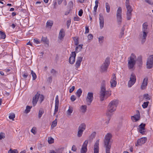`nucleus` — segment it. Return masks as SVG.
<instances>
[{"instance_id":"nucleus-40","label":"nucleus","mask_w":153,"mask_h":153,"mask_svg":"<svg viewBox=\"0 0 153 153\" xmlns=\"http://www.w3.org/2000/svg\"><path fill=\"white\" fill-rule=\"evenodd\" d=\"M8 153H18V152L17 149L12 150L10 149L8 152Z\"/></svg>"},{"instance_id":"nucleus-2","label":"nucleus","mask_w":153,"mask_h":153,"mask_svg":"<svg viewBox=\"0 0 153 153\" xmlns=\"http://www.w3.org/2000/svg\"><path fill=\"white\" fill-rule=\"evenodd\" d=\"M105 85V80H103L101 83V90L100 93V100L101 101L107 99L111 94V92L106 91Z\"/></svg>"},{"instance_id":"nucleus-54","label":"nucleus","mask_w":153,"mask_h":153,"mask_svg":"<svg viewBox=\"0 0 153 153\" xmlns=\"http://www.w3.org/2000/svg\"><path fill=\"white\" fill-rule=\"evenodd\" d=\"M71 22V21L70 20H68L67 21L66 24H67V26L68 28L69 26L70 25Z\"/></svg>"},{"instance_id":"nucleus-15","label":"nucleus","mask_w":153,"mask_h":153,"mask_svg":"<svg viewBox=\"0 0 153 153\" xmlns=\"http://www.w3.org/2000/svg\"><path fill=\"white\" fill-rule=\"evenodd\" d=\"M99 140H98L96 141L94 147V153H99Z\"/></svg>"},{"instance_id":"nucleus-27","label":"nucleus","mask_w":153,"mask_h":153,"mask_svg":"<svg viewBox=\"0 0 153 153\" xmlns=\"http://www.w3.org/2000/svg\"><path fill=\"white\" fill-rule=\"evenodd\" d=\"M137 61L139 66L143 64L142 58L141 56H139L137 58Z\"/></svg>"},{"instance_id":"nucleus-46","label":"nucleus","mask_w":153,"mask_h":153,"mask_svg":"<svg viewBox=\"0 0 153 153\" xmlns=\"http://www.w3.org/2000/svg\"><path fill=\"white\" fill-rule=\"evenodd\" d=\"M57 124V121L56 120V119L55 120L53 121L52 123L51 126H52L53 127H55Z\"/></svg>"},{"instance_id":"nucleus-62","label":"nucleus","mask_w":153,"mask_h":153,"mask_svg":"<svg viewBox=\"0 0 153 153\" xmlns=\"http://www.w3.org/2000/svg\"><path fill=\"white\" fill-rule=\"evenodd\" d=\"M39 98L40 100L41 101V102H42L44 100V97L43 95H40Z\"/></svg>"},{"instance_id":"nucleus-11","label":"nucleus","mask_w":153,"mask_h":153,"mask_svg":"<svg viewBox=\"0 0 153 153\" xmlns=\"http://www.w3.org/2000/svg\"><path fill=\"white\" fill-rule=\"evenodd\" d=\"M116 78L115 75L113 74L112 76L111 79L110 81L111 87L112 88L115 87L117 85Z\"/></svg>"},{"instance_id":"nucleus-21","label":"nucleus","mask_w":153,"mask_h":153,"mask_svg":"<svg viewBox=\"0 0 153 153\" xmlns=\"http://www.w3.org/2000/svg\"><path fill=\"white\" fill-rule=\"evenodd\" d=\"M65 36V33L64 30L62 29L59 32L58 38L60 40H61Z\"/></svg>"},{"instance_id":"nucleus-13","label":"nucleus","mask_w":153,"mask_h":153,"mask_svg":"<svg viewBox=\"0 0 153 153\" xmlns=\"http://www.w3.org/2000/svg\"><path fill=\"white\" fill-rule=\"evenodd\" d=\"M146 124L143 123H141L139 126V128H138V131L142 134H145L146 131L145 130V127Z\"/></svg>"},{"instance_id":"nucleus-28","label":"nucleus","mask_w":153,"mask_h":153,"mask_svg":"<svg viewBox=\"0 0 153 153\" xmlns=\"http://www.w3.org/2000/svg\"><path fill=\"white\" fill-rule=\"evenodd\" d=\"M131 80V81H134V82H135L136 81V78L135 75L133 73H132L131 75V76L130 77V80Z\"/></svg>"},{"instance_id":"nucleus-5","label":"nucleus","mask_w":153,"mask_h":153,"mask_svg":"<svg viewBox=\"0 0 153 153\" xmlns=\"http://www.w3.org/2000/svg\"><path fill=\"white\" fill-rule=\"evenodd\" d=\"M135 59L136 57L134 54L132 53L131 56L128 59V66L129 69L133 68L136 63Z\"/></svg>"},{"instance_id":"nucleus-64","label":"nucleus","mask_w":153,"mask_h":153,"mask_svg":"<svg viewBox=\"0 0 153 153\" xmlns=\"http://www.w3.org/2000/svg\"><path fill=\"white\" fill-rule=\"evenodd\" d=\"M88 37L89 39H92L93 38V36L92 34H90L88 36Z\"/></svg>"},{"instance_id":"nucleus-32","label":"nucleus","mask_w":153,"mask_h":153,"mask_svg":"<svg viewBox=\"0 0 153 153\" xmlns=\"http://www.w3.org/2000/svg\"><path fill=\"white\" fill-rule=\"evenodd\" d=\"M96 134L95 132H93L89 137V140H91L94 138L96 136Z\"/></svg>"},{"instance_id":"nucleus-33","label":"nucleus","mask_w":153,"mask_h":153,"mask_svg":"<svg viewBox=\"0 0 153 153\" xmlns=\"http://www.w3.org/2000/svg\"><path fill=\"white\" fill-rule=\"evenodd\" d=\"M127 10V12L131 13L133 11V9L131 5L128 6L126 7Z\"/></svg>"},{"instance_id":"nucleus-20","label":"nucleus","mask_w":153,"mask_h":153,"mask_svg":"<svg viewBox=\"0 0 153 153\" xmlns=\"http://www.w3.org/2000/svg\"><path fill=\"white\" fill-rule=\"evenodd\" d=\"M83 57H78L76 62L75 66L76 68H78L80 66L81 62L82 60Z\"/></svg>"},{"instance_id":"nucleus-26","label":"nucleus","mask_w":153,"mask_h":153,"mask_svg":"<svg viewBox=\"0 0 153 153\" xmlns=\"http://www.w3.org/2000/svg\"><path fill=\"white\" fill-rule=\"evenodd\" d=\"M82 92V90L81 88H80L77 90L76 93V95L79 98L81 95Z\"/></svg>"},{"instance_id":"nucleus-42","label":"nucleus","mask_w":153,"mask_h":153,"mask_svg":"<svg viewBox=\"0 0 153 153\" xmlns=\"http://www.w3.org/2000/svg\"><path fill=\"white\" fill-rule=\"evenodd\" d=\"M149 102V101H147L146 102H144L142 106L143 108H146L148 106Z\"/></svg>"},{"instance_id":"nucleus-4","label":"nucleus","mask_w":153,"mask_h":153,"mask_svg":"<svg viewBox=\"0 0 153 153\" xmlns=\"http://www.w3.org/2000/svg\"><path fill=\"white\" fill-rule=\"evenodd\" d=\"M147 22L144 23L142 25V31L143 34L141 35V42L143 44L146 42V37L149 33V29Z\"/></svg>"},{"instance_id":"nucleus-39","label":"nucleus","mask_w":153,"mask_h":153,"mask_svg":"<svg viewBox=\"0 0 153 153\" xmlns=\"http://www.w3.org/2000/svg\"><path fill=\"white\" fill-rule=\"evenodd\" d=\"M48 142L49 144H52L54 142V139L51 137H49L48 138Z\"/></svg>"},{"instance_id":"nucleus-38","label":"nucleus","mask_w":153,"mask_h":153,"mask_svg":"<svg viewBox=\"0 0 153 153\" xmlns=\"http://www.w3.org/2000/svg\"><path fill=\"white\" fill-rule=\"evenodd\" d=\"M32 107V106L30 107L29 106H27L26 107V109L25 111V113H28L30 111V109Z\"/></svg>"},{"instance_id":"nucleus-1","label":"nucleus","mask_w":153,"mask_h":153,"mask_svg":"<svg viewBox=\"0 0 153 153\" xmlns=\"http://www.w3.org/2000/svg\"><path fill=\"white\" fill-rule=\"evenodd\" d=\"M118 102V100H114L109 103L106 113V115L108 117L107 120H108V122L106 121L105 122L106 124H108L111 117L113 115L114 112L116 111Z\"/></svg>"},{"instance_id":"nucleus-59","label":"nucleus","mask_w":153,"mask_h":153,"mask_svg":"<svg viewBox=\"0 0 153 153\" xmlns=\"http://www.w3.org/2000/svg\"><path fill=\"white\" fill-rule=\"evenodd\" d=\"M126 6V7L128 6H129L130 5V2L129 0H126V2H125Z\"/></svg>"},{"instance_id":"nucleus-48","label":"nucleus","mask_w":153,"mask_h":153,"mask_svg":"<svg viewBox=\"0 0 153 153\" xmlns=\"http://www.w3.org/2000/svg\"><path fill=\"white\" fill-rule=\"evenodd\" d=\"M9 117L10 119L14 120V118L15 117V115L14 114H11L9 115Z\"/></svg>"},{"instance_id":"nucleus-57","label":"nucleus","mask_w":153,"mask_h":153,"mask_svg":"<svg viewBox=\"0 0 153 153\" xmlns=\"http://www.w3.org/2000/svg\"><path fill=\"white\" fill-rule=\"evenodd\" d=\"M83 14V10L82 9L80 10L78 12V15L79 16H81Z\"/></svg>"},{"instance_id":"nucleus-24","label":"nucleus","mask_w":153,"mask_h":153,"mask_svg":"<svg viewBox=\"0 0 153 153\" xmlns=\"http://www.w3.org/2000/svg\"><path fill=\"white\" fill-rule=\"evenodd\" d=\"M59 103L55 102V109L54 112V115H55L58 111Z\"/></svg>"},{"instance_id":"nucleus-41","label":"nucleus","mask_w":153,"mask_h":153,"mask_svg":"<svg viewBox=\"0 0 153 153\" xmlns=\"http://www.w3.org/2000/svg\"><path fill=\"white\" fill-rule=\"evenodd\" d=\"M104 37L103 36H100L98 38V41L100 43H102L103 42Z\"/></svg>"},{"instance_id":"nucleus-12","label":"nucleus","mask_w":153,"mask_h":153,"mask_svg":"<svg viewBox=\"0 0 153 153\" xmlns=\"http://www.w3.org/2000/svg\"><path fill=\"white\" fill-rule=\"evenodd\" d=\"M147 140V138L146 137L141 138L137 140V143L135 144V146H141L146 143Z\"/></svg>"},{"instance_id":"nucleus-22","label":"nucleus","mask_w":153,"mask_h":153,"mask_svg":"<svg viewBox=\"0 0 153 153\" xmlns=\"http://www.w3.org/2000/svg\"><path fill=\"white\" fill-rule=\"evenodd\" d=\"M86 125L84 123L81 124L78 128V130H83V131L85 130Z\"/></svg>"},{"instance_id":"nucleus-6","label":"nucleus","mask_w":153,"mask_h":153,"mask_svg":"<svg viewBox=\"0 0 153 153\" xmlns=\"http://www.w3.org/2000/svg\"><path fill=\"white\" fill-rule=\"evenodd\" d=\"M110 63V58L107 57L105 59V62L101 67V71L102 72H106Z\"/></svg>"},{"instance_id":"nucleus-50","label":"nucleus","mask_w":153,"mask_h":153,"mask_svg":"<svg viewBox=\"0 0 153 153\" xmlns=\"http://www.w3.org/2000/svg\"><path fill=\"white\" fill-rule=\"evenodd\" d=\"M74 40L75 42V45H78L79 44L78 40V38H76L75 37L74 39Z\"/></svg>"},{"instance_id":"nucleus-55","label":"nucleus","mask_w":153,"mask_h":153,"mask_svg":"<svg viewBox=\"0 0 153 153\" xmlns=\"http://www.w3.org/2000/svg\"><path fill=\"white\" fill-rule=\"evenodd\" d=\"M51 73L53 75H55L56 73V71L54 69H52L51 70Z\"/></svg>"},{"instance_id":"nucleus-23","label":"nucleus","mask_w":153,"mask_h":153,"mask_svg":"<svg viewBox=\"0 0 153 153\" xmlns=\"http://www.w3.org/2000/svg\"><path fill=\"white\" fill-rule=\"evenodd\" d=\"M126 19L128 20H130L131 19L132 15V13L126 12Z\"/></svg>"},{"instance_id":"nucleus-52","label":"nucleus","mask_w":153,"mask_h":153,"mask_svg":"<svg viewBox=\"0 0 153 153\" xmlns=\"http://www.w3.org/2000/svg\"><path fill=\"white\" fill-rule=\"evenodd\" d=\"M73 6V4L72 1H70L68 3V6L70 8L72 7Z\"/></svg>"},{"instance_id":"nucleus-36","label":"nucleus","mask_w":153,"mask_h":153,"mask_svg":"<svg viewBox=\"0 0 153 153\" xmlns=\"http://www.w3.org/2000/svg\"><path fill=\"white\" fill-rule=\"evenodd\" d=\"M53 24V22L52 21H48L46 23V26L47 27H52Z\"/></svg>"},{"instance_id":"nucleus-10","label":"nucleus","mask_w":153,"mask_h":153,"mask_svg":"<svg viewBox=\"0 0 153 153\" xmlns=\"http://www.w3.org/2000/svg\"><path fill=\"white\" fill-rule=\"evenodd\" d=\"M88 143V140H86L84 142L80 150L81 153H86L87 151V146Z\"/></svg>"},{"instance_id":"nucleus-43","label":"nucleus","mask_w":153,"mask_h":153,"mask_svg":"<svg viewBox=\"0 0 153 153\" xmlns=\"http://www.w3.org/2000/svg\"><path fill=\"white\" fill-rule=\"evenodd\" d=\"M31 74L32 75V77H33V80H34L36 78V75L34 72L33 71H31Z\"/></svg>"},{"instance_id":"nucleus-44","label":"nucleus","mask_w":153,"mask_h":153,"mask_svg":"<svg viewBox=\"0 0 153 153\" xmlns=\"http://www.w3.org/2000/svg\"><path fill=\"white\" fill-rule=\"evenodd\" d=\"M83 130H78V131L77 134V136L79 137H81L82 134L83 132Z\"/></svg>"},{"instance_id":"nucleus-45","label":"nucleus","mask_w":153,"mask_h":153,"mask_svg":"<svg viewBox=\"0 0 153 153\" xmlns=\"http://www.w3.org/2000/svg\"><path fill=\"white\" fill-rule=\"evenodd\" d=\"M44 113V111L43 110H39V112L38 117L40 118L42 116V114Z\"/></svg>"},{"instance_id":"nucleus-47","label":"nucleus","mask_w":153,"mask_h":153,"mask_svg":"<svg viewBox=\"0 0 153 153\" xmlns=\"http://www.w3.org/2000/svg\"><path fill=\"white\" fill-rule=\"evenodd\" d=\"M73 111V109L72 108H70V107H69V109L67 111V114L70 115L72 113Z\"/></svg>"},{"instance_id":"nucleus-7","label":"nucleus","mask_w":153,"mask_h":153,"mask_svg":"<svg viewBox=\"0 0 153 153\" xmlns=\"http://www.w3.org/2000/svg\"><path fill=\"white\" fill-rule=\"evenodd\" d=\"M116 17L118 25H121L122 21V9L121 7H119L117 12Z\"/></svg>"},{"instance_id":"nucleus-29","label":"nucleus","mask_w":153,"mask_h":153,"mask_svg":"<svg viewBox=\"0 0 153 153\" xmlns=\"http://www.w3.org/2000/svg\"><path fill=\"white\" fill-rule=\"evenodd\" d=\"M6 37V35L4 33L0 31V39H4Z\"/></svg>"},{"instance_id":"nucleus-25","label":"nucleus","mask_w":153,"mask_h":153,"mask_svg":"<svg viewBox=\"0 0 153 153\" xmlns=\"http://www.w3.org/2000/svg\"><path fill=\"white\" fill-rule=\"evenodd\" d=\"M143 97L146 101L150 100L151 98V96L148 94H144L143 95Z\"/></svg>"},{"instance_id":"nucleus-61","label":"nucleus","mask_w":153,"mask_h":153,"mask_svg":"<svg viewBox=\"0 0 153 153\" xmlns=\"http://www.w3.org/2000/svg\"><path fill=\"white\" fill-rule=\"evenodd\" d=\"M75 87L74 86H73L69 90V92L70 93H72L74 90Z\"/></svg>"},{"instance_id":"nucleus-63","label":"nucleus","mask_w":153,"mask_h":153,"mask_svg":"<svg viewBox=\"0 0 153 153\" xmlns=\"http://www.w3.org/2000/svg\"><path fill=\"white\" fill-rule=\"evenodd\" d=\"M89 29L88 27L86 26L85 27V33L86 34L89 33Z\"/></svg>"},{"instance_id":"nucleus-17","label":"nucleus","mask_w":153,"mask_h":153,"mask_svg":"<svg viewBox=\"0 0 153 153\" xmlns=\"http://www.w3.org/2000/svg\"><path fill=\"white\" fill-rule=\"evenodd\" d=\"M40 94L37 92L35 94V96L33 98V104L34 106H35L36 104L39 97Z\"/></svg>"},{"instance_id":"nucleus-30","label":"nucleus","mask_w":153,"mask_h":153,"mask_svg":"<svg viewBox=\"0 0 153 153\" xmlns=\"http://www.w3.org/2000/svg\"><path fill=\"white\" fill-rule=\"evenodd\" d=\"M83 45H80L76 47V52H78L80 51L82 49Z\"/></svg>"},{"instance_id":"nucleus-9","label":"nucleus","mask_w":153,"mask_h":153,"mask_svg":"<svg viewBox=\"0 0 153 153\" xmlns=\"http://www.w3.org/2000/svg\"><path fill=\"white\" fill-rule=\"evenodd\" d=\"M93 99V93L92 92H88L86 98V101L88 105H91Z\"/></svg>"},{"instance_id":"nucleus-37","label":"nucleus","mask_w":153,"mask_h":153,"mask_svg":"<svg viewBox=\"0 0 153 153\" xmlns=\"http://www.w3.org/2000/svg\"><path fill=\"white\" fill-rule=\"evenodd\" d=\"M135 82H134L131 80H129L128 83V86L129 87H131Z\"/></svg>"},{"instance_id":"nucleus-14","label":"nucleus","mask_w":153,"mask_h":153,"mask_svg":"<svg viewBox=\"0 0 153 153\" xmlns=\"http://www.w3.org/2000/svg\"><path fill=\"white\" fill-rule=\"evenodd\" d=\"M76 55L75 52H72L69 59V62L70 64H73L74 63L75 61Z\"/></svg>"},{"instance_id":"nucleus-16","label":"nucleus","mask_w":153,"mask_h":153,"mask_svg":"<svg viewBox=\"0 0 153 153\" xmlns=\"http://www.w3.org/2000/svg\"><path fill=\"white\" fill-rule=\"evenodd\" d=\"M136 114L134 116L131 117V119L132 120H135V122H136L139 120L140 118V113L138 110L136 111Z\"/></svg>"},{"instance_id":"nucleus-31","label":"nucleus","mask_w":153,"mask_h":153,"mask_svg":"<svg viewBox=\"0 0 153 153\" xmlns=\"http://www.w3.org/2000/svg\"><path fill=\"white\" fill-rule=\"evenodd\" d=\"M105 5L107 12L108 13H109L110 11V6L108 2H106Z\"/></svg>"},{"instance_id":"nucleus-53","label":"nucleus","mask_w":153,"mask_h":153,"mask_svg":"<svg viewBox=\"0 0 153 153\" xmlns=\"http://www.w3.org/2000/svg\"><path fill=\"white\" fill-rule=\"evenodd\" d=\"M76 99V98L75 97V96L74 95H72L71 97V100L73 102Z\"/></svg>"},{"instance_id":"nucleus-60","label":"nucleus","mask_w":153,"mask_h":153,"mask_svg":"<svg viewBox=\"0 0 153 153\" xmlns=\"http://www.w3.org/2000/svg\"><path fill=\"white\" fill-rule=\"evenodd\" d=\"M71 150L73 151L74 152L76 151V148L75 145H74L73 146L71 149Z\"/></svg>"},{"instance_id":"nucleus-18","label":"nucleus","mask_w":153,"mask_h":153,"mask_svg":"<svg viewBox=\"0 0 153 153\" xmlns=\"http://www.w3.org/2000/svg\"><path fill=\"white\" fill-rule=\"evenodd\" d=\"M100 18V25L101 29H102L104 27V18L101 13H100L99 15Z\"/></svg>"},{"instance_id":"nucleus-19","label":"nucleus","mask_w":153,"mask_h":153,"mask_svg":"<svg viewBox=\"0 0 153 153\" xmlns=\"http://www.w3.org/2000/svg\"><path fill=\"white\" fill-rule=\"evenodd\" d=\"M148 78H145L143 81L141 86V89L142 90L145 89L148 84Z\"/></svg>"},{"instance_id":"nucleus-49","label":"nucleus","mask_w":153,"mask_h":153,"mask_svg":"<svg viewBox=\"0 0 153 153\" xmlns=\"http://www.w3.org/2000/svg\"><path fill=\"white\" fill-rule=\"evenodd\" d=\"M5 137V134L4 133L1 132L0 133V140L4 139Z\"/></svg>"},{"instance_id":"nucleus-3","label":"nucleus","mask_w":153,"mask_h":153,"mask_svg":"<svg viewBox=\"0 0 153 153\" xmlns=\"http://www.w3.org/2000/svg\"><path fill=\"white\" fill-rule=\"evenodd\" d=\"M112 137V135L110 133H107L105 137L104 142L105 148V153H110L111 145V142L110 140Z\"/></svg>"},{"instance_id":"nucleus-8","label":"nucleus","mask_w":153,"mask_h":153,"mask_svg":"<svg viewBox=\"0 0 153 153\" xmlns=\"http://www.w3.org/2000/svg\"><path fill=\"white\" fill-rule=\"evenodd\" d=\"M153 66V55L150 56L147 59L146 66L147 69L152 68Z\"/></svg>"},{"instance_id":"nucleus-51","label":"nucleus","mask_w":153,"mask_h":153,"mask_svg":"<svg viewBox=\"0 0 153 153\" xmlns=\"http://www.w3.org/2000/svg\"><path fill=\"white\" fill-rule=\"evenodd\" d=\"M145 1L146 2L149 4L152 5L153 4V2L151 1V0H145Z\"/></svg>"},{"instance_id":"nucleus-34","label":"nucleus","mask_w":153,"mask_h":153,"mask_svg":"<svg viewBox=\"0 0 153 153\" xmlns=\"http://www.w3.org/2000/svg\"><path fill=\"white\" fill-rule=\"evenodd\" d=\"M42 42H43V43L46 44H48V42L47 40V38L45 37H42L41 39Z\"/></svg>"},{"instance_id":"nucleus-58","label":"nucleus","mask_w":153,"mask_h":153,"mask_svg":"<svg viewBox=\"0 0 153 153\" xmlns=\"http://www.w3.org/2000/svg\"><path fill=\"white\" fill-rule=\"evenodd\" d=\"M124 34V32H122L120 31V34L119 35V38H121L122 37L123 35Z\"/></svg>"},{"instance_id":"nucleus-35","label":"nucleus","mask_w":153,"mask_h":153,"mask_svg":"<svg viewBox=\"0 0 153 153\" xmlns=\"http://www.w3.org/2000/svg\"><path fill=\"white\" fill-rule=\"evenodd\" d=\"M87 107L86 105H82L81 106L80 109L82 110V112L85 113L86 112Z\"/></svg>"},{"instance_id":"nucleus-56","label":"nucleus","mask_w":153,"mask_h":153,"mask_svg":"<svg viewBox=\"0 0 153 153\" xmlns=\"http://www.w3.org/2000/svg\"><path fill=\"white\" fill-rule=\"evenodd\" d=\"M33 41L34 43H35L36 44H39L40 43V42L39 40L37 39H34Z\"/></svg>"}]
</instances>
